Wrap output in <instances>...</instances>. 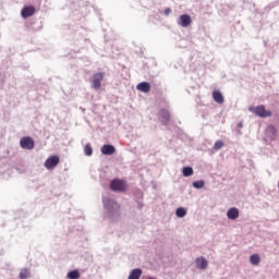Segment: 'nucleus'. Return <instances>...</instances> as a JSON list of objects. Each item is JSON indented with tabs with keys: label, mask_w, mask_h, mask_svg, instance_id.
Wrapping results in <instances>:
<instances>
[{
	"label": "nucleus",
	"mask_w": 279,
	"mask_h": 279,
	"mask_svg": "<svg viewBox=\"0 0 279 279\" xmlns=\"http://www.w3.org/2000/svg\"><path fill=\"white\" fill-rule=\"evenodd\" d=\"M100 151L104 156H112L117 151V148L110 144H105Z\"/></svg>",
	"instance_id": "1a4fd4ad"
},
{
	"label": "nucleus",
	"mask_w": 279,
	"mask_h": 279,
	"mask_svg": "<svg viewBox=\"0 0 279 279\" xmlns=\"http://www.w3.org/2000/svg\"><path fill=\"white\" fill-rule=\"evenodd\" d=\"M191 23H193V20L189 14H182L178 21V24L181 25V27H189Z\"/></svg>",
	"instance_id": "0eeeda50"
},
{
	"label": "nucleus",
	"mask_w": 279,
	"mask_h": 279,
	"mask_svg": "<svg viewBox=\"0 0 279 279\" xmlns=\"http://www.w3.org/2000/svg\"><path fill=\"white\" fill-rule=\"evenodd\" d=\"M22 149H34L35 143L32 137H22L20 141Z\"/></svg>",
	"instance_id": "423d86ee"
},
{
	"label": "nucleus",
	"mask_w": 279,
	"mask_h": 279,
	"mask_svg": "<svg viewBox=\"0 0 279 279\" xmlns=\"http://www.w3.org/2000/svg\"><path fill=\"white\" fill-rule=\"evenodd\" d=\"M138 208H143V204L138 203Z\"/></svg>",
	"instance_id": "bb28decb"
},
{
	"label": "nucleus",
	"mask_w": 279,
	"mask_h": 279,
	"mask_svg": "<svg viewBox=\"0 0 279 279\" xmlns=\"http://www.w3.org/2000/svg\"><path fill=\"white\" fill-rule=\"evenodd\" d=\"M196 269H206L208 267V260L204 256L197 257L195 259Z\"/></svg>",
	"instance_id": "f8f14e48"
},
{
	"label": "nucleus",
	"mask_w": 279,
	"mask_h": 279,
	"mask_svg": "<svg viewBox=\"0 0 279 279\" xmlns=\"http://www.w3.org/2000/svg\"><path fill=\"white\" fill-rule=\"evenodd\" d=\"M104 77H106V74L102 72L95 73L92 76L90 83L94 90H99L101 88V82H104Z\"/></svg>",
	"instance_id": "7ed1b4c3"
},
{
	"label": "nucleus",
	"mask_w": 279,
	"mask_h": 279,
	"mask_svg": "<svg viewBox=\"0 0 279 279\" xmlns=\"http://www.w3.org/2000/svg\"><path fill=\"white\" fill-rule=\"evenodd\" d=\"M250 112H253V114H256V117H260V119H267V117H271V111L266 110L265 106L259 105L256 107H250Z\"/></svg>",
	"instance_id": "f03ea898"
},
{
	"label": "nucleus",
	"mask_w": 279,
	"mask_h": 279,
	"mask_svg": "<svg viewBox=\"0 0 279 279\" xmlns=\"http://www.w3.org/2000/svg\"><path fill=\"white\" fill-rule=\"evenodd\" d=\"M213 99L214 101H216V104H223L225 99H223V94H221V92L219 90H214L213 92Z\"/></svg>",
	"instance_id": "2eb2a0df"
},
{
	"label": "nucleus",
	"mask_w": 279,
	"mask_h": 279,
	"mask_svg": "<svg viewBox=\"0 0 279 279\" xmlns=\"http://www.w3.org/2000/svg\"><path fill=\"white\" fill-rule=\"evenodd\" d=\"M19 278H20V279L32 278V271H29V269H27V268H23V269L20 271Z\"/></svg>",
	"instance_id": "f3484780"
},
{
	"label": "nucleus",
	"mask_w": 279,
	"mask_h": 279,
	"mask_svg": "<svg viewBox=\"0 0 279 279\" xmlns=\"http://www.w3.org/2000/svg\"><path fill=\"white\" fill-rule=\"evenodd\" d=\"M223 143L221 141H217L214 145V149L215 151H219V149H221L223 147Z\"/></svg>",
	"instance_id": "b1692460"
},
{
	"label": "nucleus",
	"mask_w": 279,
	"mask_h": 279,
	"mask_svg": "<svg viewBox=\"0 0 279 279\" xmlns=\"http://www.w3.org/2000/svg\"><path fill=\"white\" fill-rule=\"evenodd\" d=\"M142 276L143 270L141 268H135L130 272L128 279H141Z\"/></svg>",
	"instance_id": "4468645a"
},
{
	"label": "nucleus",
	"mask_w": 279,
	"mask_h": 279,
	"mask_svg": "<svg viewBox=\"0 0 279 279\" xmlns=\"http://www.w3.org/2000/svg\"><path fill=\"white\" fill-rule=\"evenodd\" d=\"M102 204L106 208V210H108L109 217H120V207L117 204V202H114L112 198L110 197H104L102 198Z\"/></svg>",
	"instance_id": "f257e3e1"
},
{
	"label": "nucleus",
	"mask_w": 279,
	"mask_h": 279,
	"mask_svg": "<svg viewBox=\"0 0 279 279\" xmlns=\"http://www.w3.org/2000/svg\"><path fill=\"white\" fill-rule=\"evenodd\" d=\"M163 14L166 16H169V14H171V9L170 8H166L165 11H163Z\"/></svg>",
	"instance_id": "393cba45"
},
{
	"label": "nucleus",
	"mask_w": 279,
	"mask_h": 279,
	"mask_svg": "<svg viewBox=\"0 0 279 279\" xmlns=\"http://www.w3.org/2000/svg\"><path fill=\"white\" fill-rule=\"evenodd\" d=\"M36 13V9L34 7H24L22 9V19H29V16H34Z\"/></svg>",
	"instance_id": "9d476101"
},
{
	"label": "nucleus",
	"mask_w": 279,
	"mask_h": 279,
	"mask_svg": "<svg viewBox=\"0 0 279 279\" xmlns=\"http://www.w3.org/2000/svg\"><path fill=\"white\" fill-rule=\"evenodd\" d=\"M58 165H60V157L50 156L45 161L44 167H46V169L51 170V169H56V167H58Z\"/></svg>",
	"instance_id": "39448f33"
},
{
	"label": "nucleus",
	"mask_w": 279,
	"mask_h": 279,
	"mask_svg": "<svg viewBox=\"0 0 279 279\" xmlns=\"http://www.w3.org/2000/svg\"><path fill=\"white\" fill-rule=\"evenodd\" d=\"M175 215H177V217L182 219V218L186 217V209L184 207H179L175 210Z\"/></svg>",
	"instance_id": "6ab92c4d"
},
{
	"label": "nucleus",
	"mask_w": 279,
	"mask_h": 279,
	"mask_svg": "<svg viewBox=\"0 0 279 279\" xmlns=\"http://www.w3.org/2000/svg\"><path fill=\"white\" fill-rule=\"evenodd\" d=\"M267 133L270 134L271 141H276V138L278 136V131L276 130V126L269 125L267 128Z\"/></svg>",
	"instance_id": "dca6fc26"
},
{
	"label": "nucleus",
	"mask_w": 279,
	"mask_h": 279,
	"mask_svg": "<svg viewBox=\"0 0 279 279\" xmlns=\"http://www.w3.org/2000/svg\"><path fill=\"white\" fill-rule=\"evenodd\" d=\"M85 156H93V146L88 143L84 147Z\"/></svg>",
	"instance_id": "4be33fe9"
},
{
	"label": "nucleus",
	"mask_w": 279,
	"mask_h": 279,
	"mask_svg": "<svg viewBox=\"0 0 279 279\" xmlns=\"http://www.w3.org/2000/svg\"><path fill=\"white\" fill-rule=\"evenodd\" d=\"M128 189V184L123 180L114 179L110 182V190L123 193Z\"/></svg>",
	"instance_id": "20e7f679"
},
{
	"label": "nucleus",
	"mask_w": 279,
	"mask_h": 279,
	"mask_svg": "<svg viewBox=\"0 0 279 279\" xmlns=\"http://www.w3.org/2000/svg\"><path fill=\"white\" fill-rule=\"evenodd\" d=\"M227 217L228 219H231V221L239 219V208L236 207L229 208L227 211Z\"/></svg>",
	"instance_id": "9b49d317"
},
{
	"label": "nucleus",
	"mask_w": 279,
	"mask_h": 279,
	"mask_svg": "<svg viewBox=\"0 0 279 279\" xmlns=\"http://www.w3.org/2000/svg\"><path fill=\"white\" fill-rule=\"evenodd\" d=\"M238 128H240V129L243 128V122H239Z\"/></svg>",
	"instance_id": "a878e982"
},
{
	"label": "nucleus",
	"mask_w": 279,
	"mask_h": 279,
	"mask_svg": "<svg viewBox=\"0 0 279 279\" xmlns=\"http://www.w3.org/2000/svg\"><path fill=\"white\" fill-rule=\"evenodd\" d=\"M183 175H184V178H191V175H193V168L192 167H184L183 168Z\"/></svg>",
	"instance_id": "aec40b11"
},
{
	"label": "nucleus",
	"mask_w": 279,
	"mask_h": 279,
	"mask_svg": "<svg viewBox=\"0 0 279 279\" xmlns=\"http://www.w3.org/2000/svg\"><path fill=\"white\" fill-rule=\"evenodd\" d=\"M204 184H205L204 180L193 182L194 189H204Z\"/></svg>",
	"instance_id": "5701e85b"
},
{
	"label": "nucleus",
	"mask_w": 279,
	"mask_h": 279,
	"mask_svg": "<svg viewBox=\"0 0 279 279\" xmlns=\"http://www.w3.org/2000/svg\"><path fill=\"white\" fill-rule=\"evenodd\" d=\"M136 88L141 93H149V90H151V85H149V83H147V82H142V83L137 84Z\"/></svg>",
	"instance_id": "ddd939ff"
},
{
	"label": "nucleus",
	"mask_w": 279,
	"mask_h": 279,
	"mask_svg": "<svg viewBox=\"0 0 279 279\" xmlns=\"http://www.w3.org/2000/svg\"><path fill=\"white\" fill-rule=\"evenodd\" d=\"M250 263L251 265H259L260 264V256H258V254H253L250 257Z\"/></svg>",
	"instance_id": "a211bd4d"
},
{
	"label": "nucleus",
	"mask_w": 279,
	"mask_h": 279,
	"mask_svg": "<svg viewBox=\"0 0 279 279\" xmlns=\"http://www.w3.org/2000/svg\"><path fill=\"white\" fill-rule=\"evenodd\" d=\"M159 117L161 119L162 125H169V121H171V113H169L167 109H161L159 111Z\"/></svg>",
	"instance_id": "6e6552de"
},
{
	"label": "nucleus",
	"mask_w": 279,
	"mask_h": 279,
	"mask_svg": "<svg viewBox=\"0 0 279 279\" xmlns=\"http://www.w3.org/2000/svg\"><path fill=\"white\" fill-rule=\"evenodd\" d=\"M69 279H80V270H72L68 272Z\"/></svg>",
	"instance_id": "412c9836"
}]
</instances>
